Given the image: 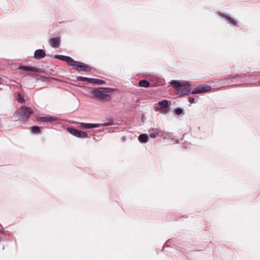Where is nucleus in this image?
Instances as JSON below:
<instances>
[{
  "label": "nucleus",
  "instance_id": "f257e3e1",
  "mask_svg": "<svg viewBox=\"0 0 260 260\" xmlns=\"http://www.w3.org/2000/svg\"><path fill=\"white\" fill-rule=\"evenodd\" d=\"M114 90V89L111 88L99 87L93 89L91 94L96 99L108 101L110 100L108 93Z\"/></svg>",
  "mask_w": 260,
  "mask_h": 260
},
{
  "label": "nucleus",
  "instance_id": "f03ea898",
  "mask_svg": "<svg viewBox=\"0 0 260 260\" xmlns=\"http://www.w3.org/2000/svg\"><path fill=\"white\" fill-rule=\"evenodd\" d=\"M33 113L32 110L26 106L21 107L17 111V114L23 121L28 119Z\"/></svg>",
  "mask_w": 260,
  "mask_h": 260
},
{
  "label": "nucleus",
  "instance_id": "7ed1b4c3",
  "mask_svg": "<svg viewBox=\"0 0 260 260\" xmlns=\"http://www.w3.org/2000/svg\"><path fill=\"white\" fill-rule=\"evenodd\" d=\"M72 69L76 70L79 72H89L91 70V67L83 62L76 61L74 62V66Z\"/></svg>",
  "mask_w": 260,
  "mask_h": 260
},
{
  "label": "nucleus",
  "instance_id": "20e7f679",
  "mask_svg": "<svg viewBox=\"0 0 260 260\" xmlns=\"http://www.w3.org/2000/svg\"><path fill=\"white\" fill-rule=\"evenodd\" d=\"M67 129L71 134L77 138H85L87 137V134L85 132L80 131L71 127H68Z\"/></svg>",
  "mask_w": 260,
  "mask_h": 260
},
{
  "label": "nucleus",
  "instance_id": "39448f33",
  "mask_svg": "<svg viewBox=\"0 0 260 260\" xmlns=\"http://www.w3.org/2000/svg\"><path fill=\"white\" fill-rule=\"evenodd\" d=\"M191 92H190V85L189 84H185L182 85L178 89L177 93L178 96H182L183 95H188Z\"/></svg>",
  "mask_w": 260,
  "mask_h": 260
},
{
  "label": "nucleus",
  "instance_id": "423d86ee",
  "mask_svg": "<svg viewBox=\"0 0 260 260\" xmlns=\"http://www.w3.org/2000/svg\"><path fill=\"white\" fill-rule=\"evenodd\" d=\"M212 87L209 85H202L196 87L192 91V94H200L211 91Z\"/></svg>",
  "mask_w": 260,
  "mask_h": 260
},
{
  "label": "nucleus",
  "instance_id": "0eeeda50",
  "mask_svg": "<svg viewBox=\"0 0 260 260\" xmlns=\"http://www.w3.org/2000/svg\"><path fill=\"white\" fill-rule=\"evenodd\" d=\"M80 127L83 129H90L92 128H97L100 127L101 125L105 126L109 125L108 123H104V124H96V123H80Z\"/></svg>",
  "mask_w": 260,
  "mask_h": 260
},
{
  "label": "nucleus",
  "instance_id": "6e6552de",
  "mask_svg": "<svg viewBox=\"0 0 260 260\" xmlns=\"http://www.w3.org/2000/svg\"><path fill=\"white\" fill-rule=\"evenodd\" d=\"M149 136L151 138H155L157 136H160L162 135V133L160 128H151L148 131Z\"/></svg>",
  "mask_w": 260,
  "mask_h": 260
},
{
  "label": "nucleus",
  "instance_id": "1a4fd4ad",
  "mask_svg": "<svg viewBox=\"0 0 260 260\" xmlns=\"http://www.w3.org/2000/svg\"><path fill=\"white\" fill-rule=\"evenodd\" d=\"M49 43L52 47L57 48L60 45V39L59 37L51 38L49 40Z\"/></svg>",
  "mask_w": 260,
  "mask_h": 260
},
{
  "label": "nucleus",
  "instance_id": "9d476101",
  "mask_svg": "<svg viewBox=\"0 0 260 260\" xmlns=\"http://www.w3.org/2000/svg\"><path fill=\"white\" fill-rule=\"evenodd\" d=\"M46 56L45 51L42 49H37L35 51L34 57L35 59H40L44 58Z\"/></svg>",
  "mask_w": 260,
  "mask_h": 260
},
{
  "label": "nucleus",
  "instance_id": "9b49d317",
  "mask_svg": "<svg viewBox=\"0 0 260 260\" xmlns=\"http://www.w3.org/2000/svg\"><path fill=\"white\" fill-rule=\"evenodd\" d=\"M169 102L166 100H164L161 101L157 103L158 107L155 106L154 108L155 110H162L167 108Z\"/></svg>",
  "mask_w": 260,
  "mask_h": 260
},
{
  "label": "nucleus",
  "instance_id": "f8f14e48",
  "mask_svg": "<svg viewBox=\"0 0 260 260\" xmlns=\"http://www.w3.org/2000/svg\"><path fill=\"white\" fill-rule=\"evenodd\" d=\"M18 69L21 70L26 72L32 71L37 72L38 69L37 68L35 67L26 66H19Z\"/></svg>",
  "mask_w": 260,
  "mask_h": 260
},
{
  "label": "nucleus",
  "instance_id": "ddd939ff",
  "mask_svg": "<svg viewBox=\"0 0 260 260\" xmlns=\"http://www.w3.org/2000/svg\"><path fill=\"white\" fill-rule=\"evenodd\" d=\"M39 120L43 122H53L56 121V119L52 116H48L39 118Z\"/></svg>",
  "mask_w": 260,
  "mask_h": 260
},
{
  "label": "nucleus",
  "instance_id": "4468645a",
  "mask_svg": "<svg viewBox=\"0 0 260 260\" xmlns=\"http://www.w3.org/2000/svg\"><path fill=\"white\" fill-rule=\"evenodd\" d=\"M139 141L142 143H146L148 141V137L147 134H141L138 137Z\"/></svg>",
  "mask_w": 260,
  "mask_h": 260
},
{
  "label": "nucleus",
  "instance_id": "2eb2a0df",
  "mask_svg": "<svg viewBox=\"0 0 260 260\" xmlns=\"http://www.w3.org/2000/svg\"><path fill=\"white\" fill-rule=\"evenodd\" d=\"M139 85L141 87L147 88L150 86V83L146 80H142L139 81Z\"/></svg>",
  "mask_w": 260,
  "mask_h": 260
},
{
  "label": "nucleus",
  "instance_id": "dca6fc26",
  "mask_svg": "<svg viewBox=\"0 0 260 260\" xmlns=\"http://www.w3.org/2000/svg\"><path fill=\"white\" fill-rule=\"evenodd\" d=\"M91 83L98 85H102L105 83V81L103 80L99 79L91 78Z\"/></svg>",
  "mask_w": 260,
  "mask_h": 260
},
{
  "label": "nucleus",
  "instance_id": "f3484780",
  "mask_svg": "<svg viewBox=\"0 0 260 260\" xmlns=\"http://www.w3.org/2000/svg\"><path fill=\"white\" fill-rule=\"evenodd\" d=\"M77 80L79 81L86 82L88 83H91V78L78 76L77 77Z\"/></svg>",
  "mask_w": 260,
  "mask_h": 260
},
{
  "label": "nucleus",
  "instance_id": "a211bd4d",
  "mask_svg": "<svg viewBox=\"0 0 260 260\" xmlns=\"http://www.w3.org/2000/svg\"><path fill=\"white\" fill-rule=\"evenodd\" d=\"M64 61L67 62L69 66L72 67V68L73 67L74 62L76 61L72 58L69 56H67L66 58L64 59Z\"/></svg>",
  "mask_w": 260,
  "mask_h": 260
},
{
  "label": "nucleus",
  "instance_id": "6ab92c4d",
  "mask_svg": "<svg viewBox=\"0 0 260 260\" xmlns=\"http://www.w3.org/2000/svg\"><path fill=\"white\" fill-rule=\"evenodd\" d=\"M222 16L228 20L229 23L233 24L234 25H237L236 22L234 20L233 18L231 17L230 16L227 15H222Z\"/></svg>",
  "mask_w": 260,
  "mask_h": 260
},
{
  "label": "nucleus",
  "instance_id": "aec40b11",
  "mask_svg": "<svg viewBox=\"0 0 260 260\" xmlns=\"http://www.w3.org/2000/svg\"><path fill=\"white\" fill-rule=\"evenodd\" d=\"M31 132L33 134H40L41 133V129L39 126H33L31 128Z\"/></svg>",
  "mask_w": 260,
  "mask_h": 260
},
{
  "label": "nucleus",
  "instance_id": "412c9836",
  "mask_svg": "<svg viewBox=\"0 0 260 260\" xmlns=\"http://www.w3.org/2000/svg\"><path fill=\"white\" fill-rule=\"evenodd\" d=\"M170 83L173 85L175 88H180L182 85L181 83L177 80H172Z\"/></svg>",
  "mask_w": 260,
  "mask_h": 260
},
{
  "label": "nucleus",
  "instance_id": "4be33fe9",
  "mask_svg": "<svg viewBox=\"0 0 260 260\" xmlns=\"http://www.w3.org/2000/svg\"><path fill=\"white\" fill-rule=\"evenodd\" d=\"M17 100L18 103L21 104L24 103L25 102L24 98L22 96L20 92L18 93L17 94Z\"/></svg>",
  "mask_w": 260,
  "mask_h": 260
},
{
  "label": "nucleus",
  "instance_id": "5701e85b",
  "mask_svg": "<svg viewBox=\"0 0 260 260\" xmlns=\"http://www.w3.org/2000/svg\"><path fill=\"white\" fill-rule=\"evenodd\" d=\"M175 113L176 115H179L181 114H184V113L183 112V110L181 108H177L175 110Z\"/></svg>",
  "mask_w": 260,
  "mask_h": 260
},
{
  "label": "nucleus",
  "instance_id": "b1692460",
  "mask_svg": "<svg viewBox=\"0 0 260 260\" xmlns=\"http://www.w3.org/2000/svg\"><path fill=\"white\" fill-rule=\"evenodd\" d=\"M67 56L61 55H56L54 56L55 58L58 59L59 60L64 61V59L66 58Z\"/></svg>",
  "mask_w": 260,
  "mask_h": 260
},
{
  "label": "nucleus",
  "instance_id": "393cba45",
  "mask_svg": "<svg viewBox=\"0 0 260 260\" xmlns=\"http://www.w3.org/2000/svg\"><path fill=\"white\" fill-rule=\"evenodd\" d=\"M188 100L190 103H194V99L192 97H189Z\"/></svg>",
  "mask_w": 260,
  "mask_h": 260
},
{
  "label": "nucleus",
  "instance_id": "a878e982",
  "mask_svg": "<svg viewBox=\"0 0 260 260\" xmlns=\"http://www.w3.org/2000/svg\"><path fill=\"white\" fill-rule=\"evenodd\" d=\"M5 234V232L3 230L0 229V234Z\"/></svg>",
  "mask_w": 260,
  "mask_h": 260
}]
</instances>
